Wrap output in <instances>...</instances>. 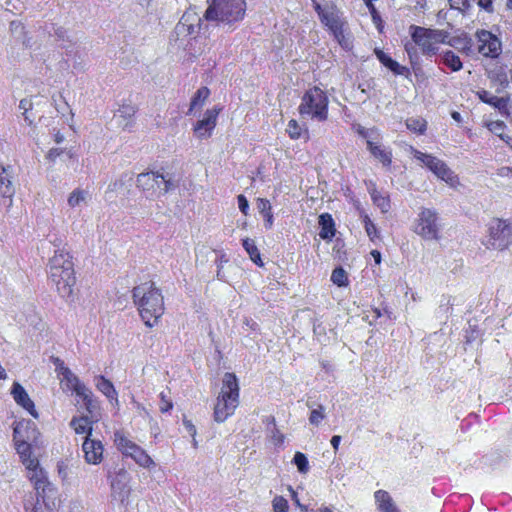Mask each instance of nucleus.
Here are the masks:
<instances>
[{"mask_svg":"<svg viewBox=\"0 0 512 512\" xmlns=\"http://www.w3.org/2000/svg\"><path fill=\"white\" fill-rule=\"evenodd\" d=\"M32 106V101L27 98L22 99L19 103V109L23 110L24 119L29 125L33 123V120L30 118L28 114V111L32 109Z\"/></svg>","mask_w":512,"mask_h":512,"instance_id":"obj_50","label":"nucleus"},{"mask_svg":"<svg viewBox=\"0 0 512 512\" xmlns=\"http://www.w3.org/2000/svg\"><path fill=\"white\" fill-rule=\"evenodd\" d=\"M440 62L453 72L460 71L463 68L462 61L458 55L451 50L439 51L437 54Z\"/></svg>","mask_w":512,"mask_h":512,"instance_id":"obj_32","label":"nucleus"},{"mask_svg":"<svg viewBox=\"0 0 512 512\" xmlns=\"http://www.w3.org/2000/svg\"><path fill=\"white\" fill-rule=\"evenodd\" d=\"M416 46L417 45H415L414 42L413 43H409L408 42V43L405 44V51L407 52L411 62L414 59H417V57H418Z\"/></svg>","mask_w":512,"mask_h":512,"instance_id":"obj_55","label":"nucleus"},{"mask_svg":"<svg viewBox=\"0 0 512 512\" xmlns=\"http://www.w3.org/2000/svg\"><path fill=\"white\" fill-rule=\"evenodd\" d=\"M328 104L329 99L326 92L320 87L314 86L303 94L298 110L304 119L323 122L328 118Z\"/></svg>","mask_w":512,"mask_h":512,"instance_id":"obj_5","label":"nucleus"},{"mask_svg":"<svg viewBox=\"0 0 512 512\" xmlns=\"http://www.w3.org/2000/svg\"><path fill=\"white\" fill-rule=\"evenodd\" d=\"M264 422L267 425V430L275 445H282L284 443V435L277 429L275 418L272 416L266 417Z\"/></svg>","mask_w":512,"mask_h":512,"instance_id":"obj_39","label":"nucleus"},{"mask_svg":"<svg viewBox=\"0 0 512 512\" xmlns=\"http://www.w3.org/2000/svg\"><path fill=\"white\" fill-rule=\"evenodd\" d=\"M490 79L493 83L499 86L497 88L498 93L509 87L508 75L503 68L492 71L490 74Z\"/></svg>","mask_w":512,"mask_h":512,"instance_id":"obj_38","label":"nucleus"},{"mask_svg":"<svg viewBox=\"0 0 512 512\" xmlns=\"http://www.w3.org/2000/svg\"><path fill=\"white\" fill-rule=\"evenodd\" d=\"M11 394L13 395V398L18 405L29 412V414L34 418H38V413L35 409L34 402L31 400L28 393L20 383H13Z\"/></svg>","mask_w":512,"mask_h":512,"instance_id":"obj_19","label":"nucleus"},{"mask_svg":"<svg viewBox=\"0 0 512 512\" xmlns=\"http://www.w3.org/2000/svg\"><path fill=\"white\" fill-rule=\"evenodd\" d=\"M54 33L58 39H64L66 37L67 31L62 27H57L54 29Z\"/></svg>","mask_w":512,"mask_h":512,"instance_id":"obj_64","label":"nucleus"},{"mask_svg":"<svg viewBox=\"0 0 512 512\" xmlns=\"http://www.w3.org/2000/svg\"><path fill=\"white\" fill-rule=\"evenodd\" d=\"M478 5L486 10L487 12H492V1L491 0H477Z\"/></svg>","mask_w":512,"mask_h":512,"instance_id":"obj_59","label":"nucleus"},{"mask_svg":"<svg viewBox=\"0 0 512 512\" xmlns=\"http://www.w3.org/2000/svg\"><path fill=\"white\" fill-rule=\"evenodd\" d=\"M273 512H287L289 508L288 501L282 496H275L272 500Z\"/></svg>","mask_w":512,"mask_h":512,"instance_id":"obj_48","label":"nucleus"},{"mask_svg":"<svg viewBox=\"0 0 512 512\" xmlns=\"http://www.w3.org/2000/svg\"><path fill=\"white\" fill-rule=\"evenodd\" d=\"M82 451L84 453L85 461L88 464L97 465L103 459L104 447L100 440L92 439L91 437H84Z\"/></svg>","mask_w":512,"mask_h":512,"instance_id":"obj_17","label":"nucleus"},{"mask_svg":"<svg viewBox=\"0 0 512 512\" xmlns=\"http://www.w3.org/2000/svg\"><path fill=\"white\" fill-rule=\"evenodd\" d=\"M207 3L204 18L228 26L230 30H234L245 16V0H207Z\"/></svg>","mask_w":512,"mask_h":512,"instance_id":"obj_3","label":"nucleus"},{"mask_svg":"<svg viewBox=\"0 0 512 512\" xmlns=\"http://www.w3.org/2000/svg\"><path fill=\"white\" fill-rule=\"evenodd\" d=\"M82 399L83 404L87 412L92 416L94 411L97 409V403L93 399V394L90 389L86 388L84 391V395H77Z\"/></svg>","mask_w":512,"mask_h":512,"instance_id":"obj_44","label":"nucleus"},{"mask_svg":"<svg viewBox=\"0 0 512 512\" xmlns=\"http://www.w3.org/2000/svg\"><path fill=\"white\" fill-rule=\"evenodd\" d=\"M9 30L11 35L19 42H21L25 47H31L30 38L27 37V33L25 31V27L21 21H11L9 25Z\"/></svg>","mask_w":512,"mask_h":512,"instance_id":"obj_34","label":"nucleus"},{"mask_svg":"<svg viewBox=\"0 0 512 512\" xmlns=\"http://www.w3.org/2000/svg\"><path fill=\"white\" fill-rule=\"evenodd\" d=\"M406 127L410 131L416 132L418 134H424L427 128V122L425 119L420 117L408 118L406 120Z\"/></svg>","mask_w":512,"mask_h":512,"instance_id":"obj_42","label":"nucleus"},{"mask_svg":"<svg viewBox=\"0 0 512 512\" xmlns=\"http://www.w3.org/2000/svg\"><path fill=\"white\" fill-rule=\"evenodd\" d=\"M2 196V204L7 208H11L12 204H13V196L14 195H11V196H6V195H1Z\"/></svg>","mask_w":512,"mask_h":512,"instance_id":"obj_62","label":"nucleus"},{"mask_svg":"<svg viewBox=\"0 0 512 512\" xmlns=\"http://www.w3.org/2000/svg\"><path fill=\"white\" fill-rule=\"evenodd\" d=\"M319 236L323 240H331L335 236V224L329 213H323L319 216Z\"/></svg>","mask_w":512,"mask_h":512,"instance_id":"obj_31","label":"nucleus"},{"mask_svg":"<svg viewBox=\"0 0 512 512\" xmlns=\"http://www.w3.org/2000/svg\"><path fill=\"white\" fill-rule=\"evenodd\" d=\"M362 222L364 224L365 231L371 240L377 237V228L374 222L369 218L368 215H364Z\"/></svg>","mask_w":512,"mask_h":512,"instance_id":"obj_49","label":"nucleus"},{"mask_svg":"<svg viewBox=\"0 0 512 512\" xmlns=\"http://www.w3.org/2000/svg\"><path fill=\"white\" fill-rule=\"evenodd\" d=\"M173 408V403L170 398L164 393H160L159 409L162 413H167Z\"/></svg>","mask_w":512,"mask_h":512,"instance_id":"obj_52","label":"nucleus"},{"mask_svg":"<svg viewBox=\"0 0 512 512\" xmlns=\"http://www.w3.org/2000/svg\"><path fill=\"white\" fill-rule=\"evenodd\" d=\"M367 149L371 155L379 160L382 165L389 168L392 164V150L372 140H367Z\"/></svg>","mask_w":512,"mask_h":512,"instance_id":"obj_24","label":"nucleus"},{"mask_svg":"<svg viewBox=\"0 0 512 512\" xmlns=\"http://www.w3.org/2000/svg\"><path fill=\"white\" fill-rule=\"evenodd\" d=\"M136 113V107L131 103H122L114 114V117L118 119L119 125L123 129H130L134 123V116Z\"/></svg>","mask_w":512,"mask_h":512,"instance_id":"obj_23","label":"nucleus"},{"mask_svg":"<svg viewBox=\"0 0 512 512\" xmlns=\"http://www.w3.org/2000/svg\"><path fill=\"white\" fill-rule=\"evenodd\" d=\"M357 133L366 140H371L373 131L368 130L362 126H358Z\"/></svg>","mask_w":512,"mask_h":512,"instance_id":"obj_58","label":"nucleus"},{"mask_svg":"<svg viewBox=\"0 0 512 512\" xmlns=\"http://www.w3.org/2000/svg\"><path fill=\"white\" fill-rule=\"evenodd\" d=\"M46 491L43 493L42 490H39V493L37 492V499L36 502L26 503L25 509L27 512H45L44 511V498H45Z\"/></svg>","mask_w":512,"mask_h":512,"instance_id":"obj_43","label":"nucleus"},{"mask_svg":"<svg viewBox=\"0 0 512 512\" xmlns=\"http://www.w3.org/2000/svg\"><path fill=\"white\" fill-rule=\"evenodd\" d=\"M287 132L292 139H298L301 136V128L296 120H290L287 126Z\"/></svg>","mask_w":512,"mask_h":512,"instance_id":"obj_51","label":"nucleus"},{"mask_svg":"<svg viewBox=\"0 0 512 512\" xmlns=\"http://www.w3.org/2000/svg\"><path fill=\"white\" fill-rule=\"evenodd\" d=\"M370 195L373 203L381 210L382 213L389 211L390 200L387 196L381 194L375 188L370 191Z\"/></svg>","mask_w":512,"mask_h":512,"instance_id":"obj_40","label":"nucleus"},{"mask_svg":"<svg viewBox=\"0 0 512 512\" xmlns=\"http://www.w3.org/2000/svg\"><path fill=\"white\" fill-rule=\"evenodd\" d=\"M441 224L437 211L422 208L416 220L415 233L425 240H438L440 238Z\"/></svg>","mask_w":512,"mask_h":512,"instance_id":"obj_10","label":"nucleus"},{"mask_svg":"<svg viewBox=\"0 0 512 512\" xmlns=\"http://www.w3.org/2000/svg\"><path fill=\"white\" fill-rule=\"evenodd\" d=\"M14 440L18 441V438H25L35 442L39 436L36 424L31 420H22L16 423L14 427Z\"/></svg>","mask_w":512,"mask_h":512,"instance_id":"obj_21","label":"nucleus"},{"mask_svg":"<svg viewBox=\"0 0 512 512\" xmlns=\"http://www.w3.org/2000/svg\"><path fill=\"white\" fill-rule=\"evenodd\" d=\"M477 96L483 103H486L497 109L501 115H509L508 104L510 101V97H497L484 89L479 90L477 92Z\"/></svg>","mask_w":512,"mask_h":512,"instance_id":"obj_20","label":"nucleus"},{"mask_svg":"<svg viewBox=\"0 0 512 512\" xmlns=\"http://www.w3.org/2000/svg\"><path fill=\"white\" fill-rule=\"evenodd\" d=\"M55 247L54 255L48 262V277L56 287L57 292L63 298H68L73 293V287L76 283L74 264L72 256L64 249H60L61 241L52 242Z\"/></svg>","mask_w":512,"mask_h":512,"instance_id":"obj_1","label":"nucleus"},{"mask_svg":"<svg viewBox=\"0 0 512 512\" xmlns=\"http://www.w3.org/2000/svg\"><path fill=\"white\" fill-rule=\"evenodd\" d=\"M239 404L238 379L233 373H225L222 380L221 392L217 398L214 408V419L216 422H224L233 415Z\"/></svg>","mask_w":512,"mask_h":512,"instance_id":"obj_4","label":"nucleus"},{"mask_svg":"<svg viewBox=\"0 0 512 512\" xmlns=\"http://www.w3.org/2000/svg\"><path fill=\"white\" fill-rule=\"evenodd\" d=\"M497 175L500 176V177H503V178L511 177L509 167L504 166V167L499 168L497 170Z\"/></svg>","mask_w":512,"mask_h":512,"instance_id":"obj_63","label":"nucleus"},{"mask_svg":"<svg viewBox=\"0 0 512 512\" xmlns=\"http://www.w3.org/2000/svg\"><path fill=\"white\" fill-rule=\"evenodd\" d=\"M410 151L415 159L420 161L437 178L444 181L447 185L452 188H457L460 185L458 175H456L443 160L431 154L423 153L412 146H410Z\"/></svg>","mask_w":512,"mask_h":512,"instance_id":"obj_7","label":"nucleus"},{"mask_svg":"<svg viewBox=\"0 0 512 512\" xmlns=\"http://www.w3.org/2000/svg\"><path fill=\"white\" fill-rule=\"evenodd\" d=\"M23 464L27 467V469L32 471V475L30 476V480L34 483L36 492L39 493V490H42L43 493L46 490H52L47 479L42 471V469H38V460L32 458L31 455L22 460Z\"/></svg>","mask_w":512,"mask_h":512,"instance_id":"obj_18","label":"nucleus"},{"mask_svg":"<svg viewBox=\"0 0 512 512\" xmlns=\"http://www.w3.org/2000/svg\"><path fill=\"white\" fill-rule=\"evenodd\" d=\"M331 6H322L320 3H314V9L317 12L319 18L325 13Z\"/></svg>","mask_w":512,"mask_h":512,"instance_id":"obj_60","label":"nucleus"},{"mask_svg":"<svg viewBox=\"0 0 512 512\" xmlns=\"http://www.w3.org/2000/svg\"><path fill=\"white\" fill-rule=\"evenodd\" d=\"M506 127L503 121H494L489 124V130L494 133H498L499 131L504 130Z\"/></svg>","mask_w":512,"mask_h":512,"instance_id":"obj_56","label":"nucleus"},{"mask_svg":"<svg viewBox=\"0 0 512 512\" xmlns=\"http://www.w3.org/2000/svg\"><path fill=\"white\" fill-rule=\"evenodd\" d=\"M220 108L208 109L203 116V119L197 121L194 125V133L199 139H206L211 136L217 122Z\"/></svg>","mask_w":512,"mask_h":512,"instance_id":"obj_16","label":"nucleus"},{"mask_svg":"<svg viewBox=\"0 0 512 512\" xmlns=\"http://www.w3.org/2000/svg\"><path fill=\"white\" fill-rule=\"evenodd\" d=\"M15 442H16V450H17V453L19 454L20 458L22 460L26 457L29 458V456L31 455L30 442H32V441L27 440L23 437V438H18V441H15Z\"/></svg>","mask_w":512,"mask_h":512,"instance_id":"obj_46","label":"nucleus"},{"mask_svg":"<svg viewBox=\"0 0 512 512\" xmlns=\"http://www.w3.org/2000/svg\"><path fill=\"white\" fill-rule=\"evenodd\" d=\"M114 443L123 455L131 457L139 466L144 468L155 466L154 461L146 451L131 441L122 430L114 432Z\"/></svg>","mask_w":512,"mask_h":512,"instance_id":"obj_8","label":"nucleus"},{"mask_svg":"<svg viewBox=\"0 0 512 512\" xmlns=\"http://www.w3.org/2000/svg\"><path fill=\"white\" fill-rule=\"evenodd\" d=\"M326 417L325 407L319 404L316 408L312 409L309 415V423L318 426Z\"/></svg>","mask_w":512,"mask_h":512,"instance_id":"obj_45","label":"nucleus"},{"mask_svg":"<svg viewBox=\"0 0 512 512\" xmlns=\"http://www.w3.org/2000/svg\"><path fill=\"white\" fill-rule=\"evenodd\" d=\"M450 6L453 9L464 11L469 8V0H449Z\"/></svg>","mask_w":512,"mask_h":512,"instance_id":"obj_53","label":"nucleus"},{"mask_svg":"<svg viewBox=\"0 0 512 512\" xmlns=\"http://www.w3.org/2000/svg\"><path fill=\"white\" fill-rule=\"evenodd\" d=\"M183 425H184L186 431L191 435V437L194 438V436H196V433H197L196 427L194 426V424L187 418H184Z\"/></svg>","mask_w":512,"mask_h":512,"instance_id":"obj_57","label":"nucleus"},{"mask_svg":"<svg viewBox=\"0 0 512 512\" xmlns=\"http://www.w3.org/2000/svg\"><path fill=\"white\" fill-rule=\"evenodd\" d=\"M210 95V90L207 87H201L197 90L195 95L192 97L190 102V107L187 114H192L196 110H199L203 107L205 101Z\"/></svg>","mask_w":512,"mask_h":512,"instance_id":"obj_36","label":"nucleus"},{"mask_svg":"<svg viewBox=\"0 0 512 512\" xmlns=\"http://www.w3.org/2000/svg\"><path fill=\"white\" fill-rule=\"evenodd\" d=\"M478 52L485 57L496 58L501 52L500 40L490 31L478 30L476 32Z\"/></svg>","mask_w":512,"mask_h":512,"instance_id":"obj_15","label":"nucleus"},{"mask_svg":"<svg viewBox=\"0 0 512 512\" xmlns=\"http://www.w3.org/2000/svg\"><path fill=\"white\" fill-rule=\"evenodd\" d=\"M133 300L143 321L153 327L164 313V298L154 282H144L134 287Z\"/></svg>","mask_w":512,"mask_h":512,"instance_id":"obj_2","label":"nucleus"},{"mask_svg":"<svg viewBox=\"0 0 512 512\" xmlns=\"http://www.w3.org/2000/svg\"><path fill=\"white\" fill-rule=\"evenodd\" d=\"M0 193L6 196L15 194L12 185V168L10 166L5 167L2 164H0Z\"/></svg>","mask_w":512,"mask_h":512,"instance_id":"obj_30","label":"nucleus"},{"mask_svg":"<svg viewBox=\"0 0 512 512\" xmlns=\"http://www.w3.org/2000/svg\"><path fill=\"white\" fill-rule=\"evenodd\" d=\"M90 198L91 195L88 190L76 188L70 193L67 203L70 208L74 209L87 205Z\"/></svg>","mask_w":512,"mask_h":512,"instance_id":"obj_33","label":"nucleus"},{"mask_svg":"<svg viewBox=\"0 0 512 512\" xmlns=\"http://www.w3.org/2000/svg\"><path fill=\"white\" fill-rule=\"evenodd\" d=\"M410 35L414 44L420 47L423 55L433 56L439 53L438 44L447 41L448 31L411 25Z\"/></svg>","mask_w":512,"mask_h":512,"instance_id":"obj_6","label":"nucleus"},{"mask_svg":"<svg viewBox=\"0 0 512 512\" xmlns=\"http://www.w3.org/2000/svg\"><path fill=\"white\" fill-rule=\"evenodd\" d=\"M237 202H238V207H239L240 211L244 215H248V212H249V202H248L247 198L244 195L240 194L237 197Z\"/></svg>","mask_w":512,"mask_h":512,"instance_id":"obj_54","label":"nucleus"},{"mask_svg":"<svg viewBox=\"0 0 512 512\" xmlns=\"http://www.w3.org/2000/svg\"><path fill=\"white\" fill-rule=\"evenodd\" d=\"M443 44H448L458 52L467 56L473 53L474 43L472 38L467 33H462L453 37H451L448 33L447 41H445Z\"/></svg>","mask_w":512,"mask_h":512,"instance_id":"obj_22","label":"nucleus"},{"mask_svg":"<svg viewBox=\"0 0 512 512\" xmlns=\"http://www.w3.org/2000/svg\"><path fill=\"white\" fill-rule=\"evenodd\" d=\"M331 281L338 287H346L349 284L347 272L343 267H336L331 274Z\"/></svg>","mask_w":512,"mask_h":512,"instance_id":"obj_41","label":"nucleus"},{"mask_svg":"<svg viewBox=\"0 0 512 512\" xmlns=\"http://www.w3.org/2000/svg\"><path fill=\"white\" fill-rule=\"evenodd\" d=\"M374 53L379 62L385 67H387L393 74L407 76L410 73L407 67L400 65L397 61L393 60L382 50L376 48L374 50Z\"/></svg>","mask_w":512,"mask_h":512,"instance_id":"obj_25","label":"nucleus"},{"mask_svg":"<svg viewBox=\"0 0 512 512\" xmlns=\"http://www.w3.org/2000/svg\"><path fill=\"white\" fill-rule=\"evenodd\" d=\"M108 478L110 479L111 497L121 504H125L131 494L130 474L125 469H119Z\"/></svg>","mask_w":512,"mask_h":512,"instance_id":"obj_12","label":"nucleus"},{"mask_svg":"<svg viewBox=\"0 0 512 512\" xmlns=\"http://www.w3.org/2000/svg\"><path fill=\"white\" fill-rule=\"evenodd\" d=\"M489 245L497 250H504L512 244V226L506 221L496 219L489 227Z\"/></svg>","mask_w":512,"mask_h":512,"instance_id":"obj_11","label":"nucleus"},{"mask_svg":"<svg viewBox=\"0 0 512 512\" xmlns=\"http://www.w3.org/2000/svg\"><path fill=\"white\" fill-rule=\"evenodd\" d=\"M375 502L380 512H399L391 495L385 490H377L374 493Z\"/></svg>","mask_w":512,"mask_h":512,"instance_id":"obj_28","label":"nucleus"},{"mask_svg":"<svg viewBox=\"0 0 512 512\" xmlns=\"http://www.w3.org/2000/svg\"><path fill=\"white\" fill-rule=\"evenodd\" d=\"M257 208L259 213L264 218V226L266 229H271L273 226V213H272V207L269 202V200L264 198H258L257 199Z\"/></svg>","mask_w":512,"mask_h":512,"instance_id":"obj_35","label":"nucleus"},{"mask_svg":"<svg viewBox=\"0 0 512 512\" xmlns=\"http://www.w3.org/2000/svg\"><path fill=\"white\" fill-rule=\"evenodd\" d=\"M53 363L61 384L64 385L67 390L74 392L76 395H84V391L87 388L86 385L82 383L67 366H65L64 362L59 358H55Z\"/></svg>","mask_w":512,"mask_h":512,"instance_id":"obj_13","label":"nucleus"},{"mask_svg":"<svg viewBox=\"0 0 512 512\" xmlns=\"http://www.w3.org/2000/svg\"><path fill=\"white\" fill-rule=\"evenodd\" d=\"M200 22L201 19L197 18L196 15L185 13L177 25V30L179 33H187L188 35H192L196 33Z\"/></svg>","mask_w":512,"mask_h":512,"instance_id":"obj_29","label":"nucleus"},{"mask_svg":"<svg viewBox=\"0 0 512 512\" xmlns=\"http://www.w3.org/2000/svg\"><path fill=\"white\" fill-rule=\"evenodd\" d=\"M62 153L61 149L52 148L47 155V158L51 161H54L60 154Z\"/></svg>","mask_w":512,"mask_h":512,"instance_id":"obj_61","label":"nucleus"},{"mask_svg":"<svg viewBox=\"0 0 512 512\" xmlns=\"http://www.w3.org/2000/svg\"><path fill=\"white\" fill-rule=\"evenodd\" d=\"M137 187L141 188L147 196L164 195L174 188L170 178L159 172H146L137 176Z\"/></svg>","mask_w":512,"mask_h":512,"instance_id":"obj_9","label":"nucleus"},{"mask_svg":"<svg viewBox=\"0 0 512 512\" xmlns=\"http://www.w3.org/2000/svg\"><path fill=\"white\" fill-rule=\"evenodd\" d=\"M94 421L88 415L79 417H73L70 426L73 428L76 434L85 435V437H91L93 432Z\"/></svg>","mask_w":512,"mask_h":512,"instance_id":"obj_27","label":"nucleus"},{"mask_svg":"<svg viewBox=\"0 0 512 512\" xmlns=\"http://www.w3.org/2000/svg\"><path fill=\"white\" fill-rule=\"evenodd\" d=\"M95 386L112 404L118 406V393L110 380L99 375L95 378Z\"/></svg>","mask_w":512,"mask_h":512,"instance_id":"obj_26","label":"nucleus"},{"mask_svg":"<svg viewBox=\"0 0 512 512\" xmlns=\"http://www.w3.org/2000/svg\"><path fill=\"white\" fill-rule=\"evenodd\" d=\"M320 21L330 30L336 41L342 47H348V42L343 31V22L339 17L338 11L334 7L331 6L325 13H323L320 17Z\"/></svg>","mask_w":512,"mask_h":512,"instance_id":"obj_14","label":"nucleus"},{"mask_svg":"<svg viewBox=\"0 0 512 512\" xmlns=\"http://www.w3.org/2000/svg\"><path fill=\"white\" fill-rule=\"evenodd\" d=\"M293 463L297 466L300 473L305 474L309 470V462L306 455L302 452H296L293 457Z\"/></svg>","mask_w":512,"mask_h":512,"instance_id":"obj_47","label":"nucleus"},{"mask_svg":"<svg viewBox=\"0 0 512 512\" xmlns=\"http://www.w3.org/2000/svg\"><path fill=\"white\" fill-rule=\"evenodd\" d=\"M242 246L249 255L250 259L259 267H262L264 264L261 259L260 252L255 244V241L250 238H245L242 240Z\"/></svg>","mask_w":512,"mask_h":512,"instance_id":"obj_37","label":"nucleus"}]
</instances>
